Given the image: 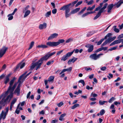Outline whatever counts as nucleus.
Returning a JSON list of instances; mask_svg holds the SVG:
<instances>
[{
	"mask_svg": "<svg viewBox=\"0 0 123 123\" xmlns=\"http://www.w3.org/2000/svg\"><path fill=\"white\" fill-rule=\"evenodd\" d=\"M10 74H9L6 75L5 79V80L4 81V83L5 84H6L9 81V77L10 76Z\"/></svg>",
	"mask_w": 123,
	"mask_h": 123,
	"instance_id": "16",
	"label": "nucleus"
},
{
	"mask_svg": "<svg viewBox=\"0 0 123 123\" xmlns=\"http://www.w3.org/2000/svg\"><path fill=\"white\" fill-rule=\"evenodd\" d=\"M79 83H81L83 85V86H84L85 85V82L84 80H79Z\"/></svg>",
	"mask_w": 123,
	"mask_h": 123,
	"instance_id": "34",
	"label": "nucleus"
},
{
	"mask_svg": "<svg viewBox=\"0 0 123 123\" xmlns=\"http://www.w3.org/2000/svg\"><path fill=\"white\" fill-rule=\"evenodd\" d=\"M16 79V78L15 77H14L11 80L10 82L9 83L10 85L9 87L8 90L6 91V93L5 94V96H6L7 94H8V93H10L9 95L7 97L6 100H7V99H8L9 97H11V98L12 97L13 92L16 87V86L18 84V83H15L12 87V86L14 82V80Z\"/></svg>",
	"mask_w": 123,
	"mask_h": 123,
	"instance_id": "1",
	"label": "nucleus"
},
{
	"mask_svg": "<svg viewBox=\"0 0 123 123\" xmlns=\"http://www.w3.org/2000/svg\"><path fill=\"white\" fill-rule=\"evenodd\" d=\"M77 59V58L73 57V58L70 59V62H72L74 63L75 61H76Z\"/></svg>",
	"mask_w": 123,
	"mask_h": 123,
	"instance_id": "27",
	"label": "nucleus"
},
{
	"mask_svg": "<svg viewBox=\"0 0 123 123\" xmlns=\"http://www.w3.org/2000/svg\"><path fill=\"white\" fill-rule=\"evenodd\" d=\"M88 15L87 12L84 14L82 16V17H84Z\"/></svg>",
	"mask_w": 123,
	"mask_h": 123,
	"instance_id": "61",
	"label": "nucleus"
},
{
	"mask_svg": "<svg viewBox=\"0 0 123 123\" xmlns=\"http://www.w3.org/2000/svg\"><path fill=\"white\" fill-rule=\"evenodd\" d=\"M109 76H108V78L109 79H110V77L111 78H112L113 77V75L112 74H109Z\"/></svg>",
	"mask_w": 123,
	"mask_h": 123,
	"instance_id": "56",
	"label": "nucleus"
},
{
	"mask_svg": "<svg viewBox=\"0 0 123 123\" xmlns=\"http://www.w3.org/2000/svg\"><path fill=\"white\" fill-rule=\"evenodd\" d=\"M22 76H21L20 77H19V80H18V83H19V84L17 86V87L16 88L18 89H20V87L21 86V79L22 78Z\"/></svg>",
	"mask_w": 123,
	"mask_h": 123,
	"instance_id": "15",
	"label": "nucleus"
},
{
	"mask_svg": "<svg viewBox=\"0 0 123 123\" xmlns=\"http://www.w3.org/2000/svg\"><path fill=\"white\" fill-rule=\"evenodd\" d=\"M80 105L78 104H75L71 107V109H74L77 107L80 106Z\"/></svg>",
	"mask_w": 123,
	"mask_h": 123,
	"instance_id": "23",
	"label": "nucleus"
},
{
	"mask_svg": "<svg viewBox=\"0 0 123 123\" xmlns=\"http://www.w3.org/2000/svg\"><path fill=\"white\" fill-rule=\"evenodd\" d=\"M49 58L48 55L47 54L43 57L41 58L38 61L40 63H41V65L44 61H47Z\"/></svg>",
	"mask_w": 123,
	"mask_h": 123,
	"instance_id": "7",
	"label": "nucleus"
},
{
	"mask_svg": "<svg viewBox=\"0 0 123 123\" xmlns=\"http://www.w3.org/2000/svg\"><path fill=\"white\" fill-rule=\"evenodd\" d=\"M19 104L18 105L17 107V108L16 110L15 111V112L17 113V114H18L19 113V110H18V108L19 107Z\"/></svg>",
	"mask_w": 123,
	"mask_h": 123,
	"instance_id": "44",
	"label": "nucleus"
},
{
	"mask_svg": "<svg viewBox=\"0 0 123 123\" xmlns=\"http://www.w3.org/2000/svg\"><path fill=\"white\" fill-rule=\"evenodd\" d=\"M20 89L16 88L14 91V93L17 96H18L20 94Z\"/></svg>",
	"mask_w": 123,
	"mask_h": 123,
	"instance_id": "19",
	"label": "nucleus"
},
{
	"mask_svg": "<svg viewBox=\"0 0 123 123\" xmlns=\"http://www.w3.org/2000/svg\"><path fill=\"white\" fill-rule=\"evenodd\" d=\"M80 8H78L73 10L70 13V15L76 13L80 10Z\"/></svg>",
	"mask_w": 123,
	"mask_h": 123,
	"instance_id": "13",
	"label": "nucleus"
},
{
	"mask_svg": "<svg viewBox=\"0 0 123 123\" xmlns=\"http://www.w3.org/2000/svg\"><path fill=\"white\" fill-rule=\"evenodd\" d=\"M54 78V76H51L48 79V81H51L53 80Z\"/></svg>",
	"mask_w": 123,
	"mask_h": 123,
	"instance_id": "33",
	"label": "nucleus"
},
{
	"mask_svg": "<svg viewBox=\"0 0 123 123\" xmlns=\"http://www.w3.org/2000/svg\"><path fill=\"white\" fill-rule=\"evenodd\" d=\"M55 52H54L53 53H48L47 54V55H48L49 58L51 56H52L53 55H54L55 54Z\"/></svg>",
	"mask_w": 123,
	"mask_h": 123,
	"instance_id": "40",
	"label": "nucleus"
},
{
	"mask_svg": "<svg viewBox=\"0 0 123 123\" xmlns=\"http://www.w3.org/2000/svg\"><path fill=\"white\" fill-rule=\"evenodd\" d=\"M117 26L116 25L114 26L113 27L114 31L116 33H118L119 32V30L117 28H116Z\"/></svg>",
	"mask_w": 123,
	"mask_h": 123,
	"instance_id": "24",
	"label": "nucleus"
},
{
	"mask_svg": "<svg viewBox=\"0 0 123 123\" xmlns=\"http://www.w3.org/2000/svg\"><path fill=\"white\" fill-rule=\"evenodd\" d=\"M105 112V111L104 109L102 110L100 112V115L102 116L103 115Z\"/></svg>",
	"mask_w": 123,
	"mask_h": 123,
	"instance_id": "38",
	"label": "nucleus"
},
{
	"mask_svg": "<svg viewBox=\"0 0 123 123\" xmlns=\"http://www.w3.org/2000/svg\"><path fill=\"white\" fill-rule=\"evenodd\" d=\"M69 70V68L67 69H65L63 70L59 73V74L61 75L64 72L68 71Z\"/></svg>",
	"mask_w": 123,
	"mask_h": 123,
	"instance_id": "29",
	"label": "nucleus"
},
{
	"mask_svg": "<svg viewBox=\"0 0 123 123\" xmlns=\"http://www.w3.org/2000/svg\"><path fill=\"white\" fill-rule=\"evenodd\" d=\"M66 115L65 113L63 114H62L60 116L59 118V120L61 121H64V117Z\"/></svg>",
	"mask_w": 123,
	"mask_h": 123,
	"instance_id": "21",
	"label": "nucleus"
},
{
	"mask_svg": "<svg viewBox=\"0 0 123 123\" xmlns=\"http://www.w3.org/2000/svg\"><path fill=\"white\" fill-rule=\"evenodd\" d=\"M93 0H91L89 2H87L86 3H87L88 5H90L92 4L93 2Z\"/></svg>",
	"mask_w": 123,
	"mask_h": 123,
	"instance_id": "50",
	"label": "nucleus"
},
{
	"mask_svg": "<svg viewBox=\"0 0 123 123\" xmlns=\"http://www.w3.org/2000/svg\"><path fill=\"white\" fill-rule=\"evenodd\" d=\"M94 32H89L87 34V36L88 37H89Z\"/></svg>",
	"mask_w": 123,
	"mask_h": 123,
	"instance_id": "43",
	"label": "nucleus"
},
{
	"mask_svg": "<svg viewBox=\"0 0 123 123\" xmlns=\"http://www.w3.org/2000/svg\"><path fill=\"white\" fill-rule=\"evenodd\" d=\"M58 36V34L56 33H55L51 35L48 39V40H49L56 37Z\"/></svg>",
	"mask_w": 123,
	"mask_h": 123,
	"instance_id": "11",
	"label": "nucleus"
},
{
	"mask_svg": "<svg viewBox=\"0 0 123 123\" xmlns=\"http://www.w3.org/2000/svg\"><path fill=\"white\" fill-rule=\"evenodd\" d=\"M123 3V0H120L116 4V6L117 8L120 7L121 4Z\"/></svg>",
	"mask_w": 123,
	"mask_h": 123,
	"instance_id": "20",
	"label": "nucleus"
},
{
	"mask_svg": "<svg viewBox=\"0 0 123 123\" xmlns=\"http://www.w3.org/2000/svg\"><path fill=\"white\" fill-rule=\"evenodd\" d=\"M120 39L115 40L110 44V46H111L115 44L119 43H120Z\"/></svg>",
	"mask_w": 123,
	"mask_h": 123,
	"instance_id": "17",
	"label": "nucleus"
},
{
	"mask_svg": "<svg viewBox=\"0 0 123 123\" xmlns=\"http://www.w3.org/2000/svg\"><path fill=\"white\" fill-rule=\"evenodd\" d=\"M107 102V101H102L101 100H100L99 101V105H102L105 103H106Z\"/></svg>",
	"mask_w": 123,
	"mask_h": 123,
	"instance_id": "28",
	"label": "nucleus"
},
{
	"mask_svg": "<svg viewBox=\"0 0 123 123\" xmlns=\"http://www.w3.org/2000/svg\"><path fill=\"white\" fill-rule=\"evenodd\" d=\"M57 121L56 120H53L52 121L51 123H55L57 122Z\"/></svg>",
	"mask_w": 123,
	"mask_h": 123,
	"instance_id": "64",
	"label": "nucleus"
},
{
	"mask_svg": "<svg viewBox=\"0 0 123 123\" xmlns=\"http://www.w3.org/2000/svg\"><path fill=\"white\" fill-rule=\"evenodd\" d=\"M7 48L3 47L0 50V57H1L6 53Z\"/></svg>",
	"mask_w": 123,
	"mask_h": 123,
	"instance_id": "8",
	"label": "nucleus"
},
{
	"mask_svg": "<svg viewBox=\"0 0 123 123\" xmlns=\"http://www.w3.org/2000/svg\"><path fill=\"white\" fill-rule=\"evenodd\" d=\"M42 48H48V46H48L47 44L46 45L44 44H42Z\"/></svg>",
	"mask_w": 123,
	"mask_h": 123,
	"instance_id": "54",
	"label": "nucleus"
},
{
	"mask_svg": "<svg viewBox=\"0 0 123 123\" xmlns=\"http://www.w3.org/2000/svg\"><path fill=\"white\" fill-rule=\"evenodd\" d=\"M31 12L29 10H27L25 13V14L24 16V18H25Z\"/></svg>",
	"mask_w": 123,
	"mask_h": 123,
	"instance_id": "22",
	"label": "nucleus"
},
{
	"mask_svg": "<svg viewBox=\"0 0 123 123\" xmlns=\"http://www.w3.org/2000/svg\"><path fill=\"white\" fill-rule=\"evenodd\" d=\"M102 50V49H101V48H99V49H98L97 50L94 52L96 53L98 52L101 51Z\"/></svg>",
	"mask_w": 123,
	"mask_h": 123,
	"instance_id": "55",
	"label": "nucleus"
},
{
	"mask_svg": "<svg viewBox=\"0 0 123 123\" xmlns=\"http://www.w3.org/2000/svg\"><path fill=\"white\" fill-rule=\"evenodd\" d=\"M114 5L113 4H111L109 5L108 6V11L107 12H110L111 11V10L113 7Z\"/></svg>",
	"mask_w": 123,
	"mask_h": 123,
	"instance_id": "14",
	"label": "nucleus"
},
{
	"mask_svg": "<svg viewBox=\"0 0 123 123\" xmlns=\"http://www.w3.org/2000/svg\"><path fill=\"white\" fill-rule=\"evenodd\" d=\"M106 68L105 67H102L101 68V70L102 71H104L106 69Z\"/></svg>",
	"mask_w": 123,
	"mask_h": 123,
	"instance_id": "59",
	"label": "nucleus"
},
{
	"mask_svg": "<svg viewBox=\"0 0 123 123\" xmlns=\"http://www.w3.org/2000/svg\"><path fill=\"white\" fill-rule=\"evenodd\" d=\"M123 38V34H122L118 36L117 38L119 39H121V38Z\"/></svg>",
	"mask_w": 123,
	"mask_h": 123,
	"instance_id": "48",
	"label": "nucleus"
},
{
	"mask_svg": "<svg viewBox=\"0 0 123 123\" xmlns=\"http://www.w3.org/2000/svg\"><path fill=\"white\" fill-rule=\"evenodd\" d=\"M13 15H12V13L8 14L7 15V17H8V19L9 20H11L12 19L13 17L12 16Z\"/></svg>",
	"mask_w": 123,
	"mask_h": 123,
	"instance_id": "25",
	"label": "nucleus"
},
{
	"mask_svg": "<svg viewBox=\"0 0 123 123\" xmlns=\"http://www.w3.org/2000/svg\"><path fill=\"white\" fill-rule=\"evenodd\" d=\"M112 35V34L111 33H108L107 35L104 38V39H107L108 37H109V38Z\"/></svg>",
	"mask_w": 123,
	"mask_h": 123,
	"instance_id": "31",
	"label": "nucleus"
},
{
	"mask_svg": "<svg viewBox=\"0 0 123 123\" xmlns=\"http://www.w3.org/2000/svg\"><path fill=\"white\" fill-rule=\"evenodd\" d=\"M116 98L114 97H112L109 100L108 102L110 103H111L113 101L115 100Z\"/></svg>",
	"mask_w": 123,
	"mask_h": 123,
	"instance_id": "30",
	"label": "nucleus"
},
{
	"mask_svg": "<svg viewBox=\"0 0 123 123\" xmlns=\"http://www.w3.org/2000/svg\"><path fill=\"white\" fill-rule=\"evenodd\" d=\"M54 62L53 60H51L48 61L47 63V65H49L51 64H52Z\"/></svg>",
	"mask_w": 123,
	"mask_h": 123,
	"instance_id": "41",
	"label": "nucleus"
},
{
	"mask_svg": "<svg viewBox=\"0 0 123 123\" xmlns=\"http://www.w3.org/2000/svg\"><path fill=\"white\" fill-rule=\"evenodd\" d=\"M25 63L24 62L19 64L16 67V68H18L20 67L21 69L22 68L25 66Z\"/></svg>",
	"mask_w": 123,
	"mask_h": 123,
	"instance_id": "18",
	"label": "nucleus"
},
{
	"mask_svg": "<svg viewBox=\"0 0 123 123\" xmlns=\"http://www.w3.org/2000/svg\"><path fill=\"white\" fill-rule=\"evenodd\" d=\"M69 56V52H68L66 54L62 57L61 60L63 61H65L67 60Z\"/></svg>",
	"mask_w": 123,
	"mask_h": 123,
	"instance_id": "10",
	"label": "nucleus"
},
{
	"mask_svg": "<svg viewBox=\"0 0 123 123\" xmlns=\"http://www.w3.org/2000/svg\"><path fill=\"white\" fill-rule=\"evenodd\" d=\"M117 46L111 48L110 49H109V50L110 51H112L113 50H115L116 49V48H117Z\"/></svg>",
	"mask_w": 123,
	"mask_h": 123,
	"instance_id": "47",
	"label": "nucleus"
},
{
	"mask_svg": "<svg viewBox=\"0 0 123 123\" xmlns=\"http://www.w3.org/2000/svg\"><path fill=\"white\" fill-rule=\"evenodd\" d=\"M101 49H102V50H103L104 51H105L108 48L107 47H102L101 48Z\"/></svg>",
	"mask_w": 123,
	"mask_h": 123,
	"instance_id": "57",
	"label": "nucleus"
},
{
	"mask_svg": "<svg viewBox=\"0 0 123 123\" xmlns=\"http://www.w3.org/2000/svg\"><path fill=\"white\" fill-rule=\"evenodd\" d=\"M85 70L87 71H88L89 70L91 71L92 70V69L91 68H87L86 67L85 68Z\"/></svg>",
	"mask_w": 123,
	"mask_h": 123,
	"instance_id": "53",
	"label": "nucleus"
},
{
	"mask_svg": "<svg viewBox=\"0 0 123 123\" xmlns=\"http://www.w3.org/2000/svg\"><path fill=\"white\" fill-rule=\"evenodd\" d=\"M60 10L65 11V15L66 18L69 17V4L64 5L61 7Z\"/></svg>",
	"mask_w": 123,
	"mask_h": 123,
	"instance_id": "3",
	"label": "nucleus"
},
{
	"mask_svg": "<svg viewBox=\"0 0 123 123\" xmlns=\"http://www.w3.org/2000/svg\"><path fill=\"white\" fill-rule=\"evenodd\" d=\"M57 12V9H55L52 10V12L53 14H55Z\"/></svg>",
	"mask_w": 123,
	"mask_h": 123,
	"instance_id": "52",
	"label": "nucleus"
},
{
	"mask_svg": "<svg viewBox=\"0 0 123 123\" xmlns=\"http://www.w3.org/2000/svg\"><path fill=\"white\" fill-rule=\"evenodd\" d=\"M114 105L113 104H112L110 107L111 109H114Z\"/></svg>",
	"mask_w": 123,
	"mask_h": 123,
	"instance_id": "58",
	"label": "nucleus"
},
{
	"mask_svg": "<svg viewBox=\"0 0 123 123\" xmlns=\"http://www.w3.org/2000/svg\"><path fill=\"white\" fill-rule=\"evenodd\" d=\"M78 0L75 1L74 2H73L72 3H70V6L71 5H72V6H74V5L76 4L78 2Z\"/></svg>",
	"mask_w": 123,
	"mask_h": 123,
	"instance_id": "42",
	"label": "nucleus"
},
{
	"mask_svg": "<svg viewBox=\"0 0 123 123\" xmlns=\"http://www.w3.org/2000/svg\"><path fill=\"white\" fill-rule=\"evenodd\" d=\"M45 113V111L43 110H42L39 112L40 114H44Z\"/></svg>",
	"mask_w": 123,
	"mask_h": 123,
	"instance_id": "60",
	"label": "nucleus"
},
{
	"mask_svg": "<svg viewBox=\"0 0 123 123\" xmlns=\"http://www.w3.org/2000/svg\"><path fill=\"white\" fill-rule=\"evenodd\" d=\"M104 38H102L97 43V45H99L102 42L104 41Z\"/></svg>",
	"mask_w": 123,
	"mask_h": 123,
	"instance_id": "36",
	"label": "nucleus"
},
{
	"mask_svg": "<svg viewBox=\"0 0 123 123\" xmlns=\"http://www.w3.org/2000/svg\"><path fill=\"white\" fill-rule=\"evenodd\" d=\"M82 1H79L76 4V5L75 6V7H77L79 5H80L82 3Z\"/></svg>",
	"mask_w": 123,
	"mask_h": 123,
	"instance_id": "45",
	"label": "nucleus"
},
{
	"mask_svg": "<svg viewBox=\"0 0 123 123\" xmlns=\"http://www.w3.org/2000/svg\"><path fill=\"white\" fill-rule=\"evenodd\" d=\"M47 24L45 23H44L43 24H40L39 27L40 30H42L46 27Z\"/></svg>",
	"mask_w": 123,
	"mask_h": 123,
	"instance_id": "12",
	"label": "nucleus"
},
{
	"mask_svg": "<svg viewBox=\"0 0 123 123\" xmlns=\"http://www.w3.org/2000/svg\"><path fill=\"white\" fill-rule=\"evenodd\" d=\"M107 5L108 4L107 3L105 4L104 6L100 9L97 14L94 18H93L94 20L96 19L100 16L101 13L103 12L104 10L106 8Z\"/></svg>",
	"mask_w": 123,
	"mask_h": 123,
	"instance_id": "4",
	"label": "nucleus"
},
{
	"mask_svg": "<svg viewBox=\"0 0 123 123\" xmlns=\"http://www.w3.org/2000/svg\"><path fill=\"white\" fill-rule=\"evenodd\" d=\"M31 93V92L30 91L27 94V98H29V97H30V95Z\"/></svg>",
	"mask_w": 123,
	"mask_h": 123,
	"instance_id": "62",
	"label": "nucleus"
},
{
	"mask_svg": "<svg viewBox=\"0 0 123 123\" xmlns=\"http://www.w3.org/2000/svg\"><path fill=\"white\" fill-rule=\"evenodd\" d=\"M118 26L120 29H122L123 27V24H122L121 25H119Z\"/></svg>",
	"mask_w": 123,
	"mask_h": 123,
	"instance_id": "63",
	"label": "nucleus"
},
{
	"mask_svg": "<svg viewBox=\"0 0 123 123\" xmlns=\"http://www.w3.org/2000/svg\"><path fill=\"white\" fill-rule=\"evenodd\" d=\"M63 51V50H62L57 52L56 55H60Z\"/></svg>",
	"mask_w": 123,
	"mask_h": 123,
	"instance_id": "49",
	"label": "nucleus"
},
{
	"mask_svg": "<svg viewBox=\"0 0 123 123\" xmlns=\"http://www.w3.org/2000/svg\"><path fill=\"white\" fill-rule=\"evenodd\" d=\"M103 54L100 53L97 55L96 53H94L91 55L90 56V58L94 60H96L99 59L101 55H102Z\"/></svg>",
	"mask_w": 123,
	"mask_h": 123,
	"instance_id": "5",
	"label": "nucleus"
},
{
	"mask_svg": "<svg viewBox=\"0 0 123 123\" xmlns=\"http://www.w3.org/2000/svg\"><path fill=\"white\" fill-rule=\"evenodd\" d=\"M86 47L88 48V51L89 52H92L93 50V46L90 44H87L86 45Z\"/></svg>",
	"mask_w": 123,
	"mask_h": 123,
	"instance_id": "9",
	"label": "nucleus"
},
{
	"mask_svg": "<svg viewBox=\"0 0 123 123\" xmlns=\"http://www.w3.org/2000/svg\"><path fill=\"white\" fill-rule=\"evenodd\" d=\"M34 42L32 41V42L30 44V47L28 49V50H29V49H31L32 47H33V45H34Z\"/></svg>",
	"mask_w": 123,
	"mask_h": 123,
	"instance_id": "32",
	"label": "nucleus"
},
{
	"mask_svg": "<svg viewBox=\"0 0 123 123\" xmlns=\"http://www.w3.org/2000/svg\"><path fill=\"white\" fill-rule=\"evenodd\" d=\"M51 14V12L50 11L47 12L45 14V16L46 17H49Z\"/></svg>",
	"mask_w": 123,
	"mask_h": 123,
	"instance_id": "35",
	"label": "nucleus"
},
{
	"mask_svg": "<svg viewBox=\"0 0 123 123\" xmlns=\"http://www.w3.org/2000/svg\"><path fill=\"white\" fill-rule=\"evenodd\" d=\"M63 105L62 102H61L57 104V105L59 107H60Z\"/></svg>",
	"mask_w": 123,
	"mask_h": 123,
	"instance_id": "46",
	"label": "nucleus"
},
{
	"mask_svg": "<svg viewBox=\"0 0 123 123\" xmlns=\"http://www.w3.org/2000/svg\"><path fill=\"white\" fill-rule=\"evenodd\" d=\"M16 98L14 99L11 102L10 105L13 106V105L16 102Z\"/></svg>",
	"mask_w": 123,
	"mask_h": 123,
	"instance_id": "37",
	"label": "nucleus"
},
{
	"mask_svg": "<svg viewBox=\"0 0 123 123\" xmlns=\"http://www.w3.org/2000/svg\"><path fill=\"white\" fill-rule=\"evenodd\" d=\"M65 41L63 39L59 40L57 42H48L46 43V44L50 47H53L59 45L60 43H62Z\"/></svg>",
	"mask_w": 123,
	"mask_h": 123,
	"instance_id": "2",
	"label": "nucleus"
},
{
	"mask_svg": "<svg viewBox=\"0 0 123 123\" xmlns=\"http://www.w3.org/2000/svg\"><path fill=\"white\" fill-rule=\"evenodd\" d=\"M86 7H85L84 8L82 9L81 11H80L79 13L78 14L79 15H80L81 13H83L86 10Z\"/></svg>",
	"mask_w": 123,
	"mask_h": 123,
	"instance_id": "39",
	"label": "nucleus"
},
{
	"mask_svg": "<svg viewBox=\"0 0 123 123\" xmlns=\"http://www.w3.org/2000/svg\"><path fill=\"white\" fill-rule=\"evenodd\" d=\"M95 7V5H94L92 7H88L87 9V11H91Z\"/></svg>",
	"mask_w": 123,
	"mask_h": 123,
	"instance_id": "26",
	"label": "nucleus"
},
{
	"mask_svg": "<svg viewBox=\"0 0 123 123\" xmlns=\"http://www.w3.org/2000/svg\"><path fill=\"white\" fill-rule=\"evenodd\" d=\"M41 65V63H40L38 61L35 63H32V65L30 69L32 70L36 67V70H37L40 68Z\"/></svg>",
	"mask_w": 123,
	"mask_h": 123,
	"instance_id": "6",
	"label": "nucleus"
},
{
	"mask_svg": "<svg viewBox=\"0 0 123 123\" xmlns=\"http://www.w3.org/2000/svg\"><path fill=\"white\" fill-rule=\"evenodd\" d=\"M29 6H27L26 7H25L24 9L23 10V12L24 13L25 11L27 10V9L29 8Z\"/></svg>",
	"mask_w": 123,
	"mask_h": 123,
	"instance_id": "51",
	"label": "nucleus"
}]
</instances>
